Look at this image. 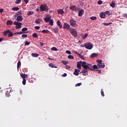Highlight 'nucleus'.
<instances>
[{
	"instance_id": "obj_1",
	"label": "nucleus",
	"mask_w": 127,
	"mask_h": 127,
	"mask_svg": "<svg viewBox=\"0 0 127 127\" xmlns=\"http://www.w3.org/2000/svg\"><path fill=\"white\" fill-rule=\"evenodd\" d=\"M86 64L87 63H86V62L85 61L81 62V66L82 67H83V68H84V69H85V70L89 69L90 71H94V69L93 68L90 67V66H88Z\"/></svg>"
},
{
	"instance_id": "obj_2",
	"label": "nucleus",
	"mask_w": 127,
	"mask_h": 127,
	"mask_svg": "<svg viewBox=\"0 0 127 127\" xmlns=\"http://www.w3.org/2000/svg\"><path fill=\"white\" fill-rule=\"evenodd\" d=\"M40 8L41 11H48V10H49V8L48 7V6H47V5H46V4L41 5V6H40Z\"/></svg>"
},
{
	"instance_id": "obj_3",
	"label": "nucleus",
	"mask_w": 127,
	"mask_h": 127,
	"mask_svg": "<svg viewBox=\"0 0 127 127\" xmlns=\"http://www.w3.org/2000/svg\"><path fill=\"white\" fill-rule=\"evenodd\" d=\"M69 32H70L71 35H73L74 37H77L78 36V34L77 33V30L75 28H71L69 30Z\"/></svg>"
},
{
	"instance_id": "obj_4",
	"label": "nucleus",
	"mask_w": 127,
	"mask_h": 127,
	"mask_svg": "<svg viewBox=\"0 0 127 127\" xmlns=\"http://www.w3.org/2000/svg\"><path fill=\"white\" fill-rule=\"evenodd\" d=\"M13 25H16L15 26V28L16 29H19L21 28V26L22 25V23L17 22V21H14L13 22Z\"/></svg>"
},
{
	"instance_id": "obj_5",
	"label": "nucleus",
	"mask_w": 127,
	"mask_h": 127,
	"mask_svg": "<svg viewBox=\"0 0 127 127\" xmlns=\"http://www.w3.org/2000/svg\"><path fill=\"white\" fill-rule=\"evenodd\" d=\"M84 47L86 49H88V50H91L92 48H93V44L91 43H85L84 44Z\"/></svg>"
},
{
	"instance_id": "obj_6",
	"label": "nucleus",
	"mask_w": 127,
	"mask_h": 127,
	"mask_svg": "<svg viewBox=\"0 0 127 127\" xmlns=\"http://www.w3.org/2000/svg\"><path fill=\"white\" fill-rule=\"evenodd\" d=\"M69 24L71 26H72V27H75V26L77 25V23H76V21L73 19H69Z\"/></svg>"
},
{
	"instance_id": "obj_7",
	"label": "nucleus",
	"mask_w": 127,
	"mask_h": 127,
	"mask_svg": "<svg viewBox=\"0 0 127 127\" xmlns=\"http://www.w3.org/2000/svg\"><path fill=\"white\" fill-rule=\"evenodd\" d=\"M70 9L71 10H72L73 11H75V12H77V11H79V7L74 5L70 6Z\"/></svg>"
},
{
	"instance_id": "obj_8",
	"label": "nucleus",
	"mask_w": 127,
	"mask_h": 127,
	"mask_svg": "<svg viewBox=\"0 0 127 127\" xmlns=\"http://www.w3.org/2000/svg\"><path fill=\"white\" fill-rule=\"evenodd\" d=\"M70 27V25L67 23H64L63 25L64 29H66V30L70 31V29H71Z\"/></svg>"
},
{
	"instance_id": "obj_9",
	"label": "nucleus",
	"mask_w": 127,
	"mask_h": 127,
	"mask_svg": "<svg viewBox=\"0 0 127 127\" xmlns=\"http://www.w3.org/2000/svg\"><path fill=\"white\" fill-rule=\"evenodd\" d=\"M16 19L18 22L22 21V20H23V17H22V16L19 15L17 17Z\"/></svg>"
},
{
	"instance_id": "obj_10",
	"label": "nucleus",
	"mask_w": 127,
	"mask_h": 127,
	"mask_svg": "<svg viewBox=\"0 0 127 127\" xmlns=\"http://www.w3.org/2000/svg\"><path fill=\"white\" fill-rule=\"evenodd\" d=\"M11 90L10 89V88L6 89L5 93V96H7V97H8L9 96V93H10Z\"/></svg>"
},
{
	"instance_id": "obj_11",
	"label": "nucleus",
	"mask_w": 127,
	"mask_h": 127,
	"mask_svg": "<svg viewBox=\"0 0 127 127\" xmlns=\"http://www.w3.org/2000/svg\"><path fill=\"white\" fill-rule=\"evenodd\" d=\"M82 61L78 62L77 63V67L78 69H81V66H82Z\"/></svg>"
},
{
	"instance_id": "obj_12",
	"label": "nucleus",
	"mask_w": 127,
	"mask_h": 127,
	"mask_svg": "<svg viewBox=\"0 0 127 127\" xmlns=\"http://www.w3.org/2000/svg\"><path fill=\"white\" fill-rule=\"evenodd\" d=\"M100 17L101 18H105L106 17V14L104 12H101L99 14Z\"/></svg>"
},
{
	"instance_id": "obj_13",
	"label": "nucleus",
	"mask_w": 127,
	"mask_h": 127,
	"mask_svg": "<svg viewBox=\"0 0 127 127\" xmlns=\"http://www.w3.org/2000/svg\"><path fill=\"white\" fill-rule=\"evenodd\" d=\"M97 66H98L99 68H101L102 69L105 68V64H104V63L97 64Z\"/></svg>"
},
{
	"instance_id": "obj_14",
	"label": "nucleus",
	"mask_w": 127,
	"mask_h": 127,
	"mask_svg": "<svg viewBox=\"0 0 127 127\" xmlns=\"http://www.w3.org/2000/svg\"><path fill=\"white\" fill-rule=\"evenodd\" d=\"M83 14H84V10L81 9L78 11V16H82Z\"/></svg>"
},
{
	"instance_id": "obj_15",
	"label": "nucleus",
	"mask_w": 127,
	"mask_h": 127,
	"mask_svg": "<svg viewBox=\"0 0 127 127\" xmlns=\"http://www.w3.org/2000/svg\"><path fill=\"white\" fill-rule=\"evenodd\" d=\"M57 12L59 14H64V11L62 9H58Z\"/></svg>"
},
{
	"instance_id": "obj_16",
	"label": "nucleus",
	"mask_w": 127,
	"mask_h": 127,
	"mask_svg": "<svg viewBox=\"0 0 127 127\" xmlns=\"http://www.w3.org/2000/svg\"><path fill=\"white\" fill-rule=\"evenodd\" d=\"M49 66L50 67H51V68H58V67L57 66H56V65L52 64V63H50L49 64Z\"/></svg>"
},
{
	"instance_id": "obj_17",
	"label": "nucleus",
	"mask_w": 127,
	"mask_h": 127,
	"mask_svg": "<svg viewBox=\"0 0 127 127\" xmlns=\"http://www.w3.org/2000/svg\"><path fill=\"white\" fill-rule=\"evenodd\" d=\"M53 31L54 33H58V31H59V28H58L57 27H54L53 28Z\"/></svg>"
},
{
	"instance_id": "obj_18",
	"label": "nucleus",
	"mask_w": 127,
	"mask_h": 127,
	"mask_svg": "<svg viewBox=\"0 0 127 127\" xmlns=\"http://www.w3.org/2000/svg\"><path fill=\"white\" fill-rule=\"evenodd\" d=\"M10 30H7L6 31H4V32H2L3 33V35L4 36H6V35H7V34L9 33V32H10Z\"/></svg>"
},
{
	"instance_id": "obj_19",
	"label": "nucleus",
	"mask_w": 127,
	"mask_h": 127,
	"mask_svg": "<svg viewBox=\"0 0 127 127\" xmlns=\"http://www.w3.org/2000/svg\"><path fill=\"white\" fill-rule=\"evenodd\" d=\"M20 76L22 78V79H25V78H27L28 77L27 74L25 73L21 74Z\"/></svg>"
},
{
	"instance_id": "obj_20",
	"label": "nucleus",
	"mask_w": 127,
	"mask_h": 127,
	"mask_svg": "<svg viewBox=\"0 0 127 127\" xmlns=\"http://www.w3.org/2000/svg\"><path fill=\"white\" fill-rule=\"evenodd\" d=\"M13 22L12 21L8 20L6 23L7 25H12Z\"/></svg>"
},
{
	"instance_id": "obj_21",
	"label": "nucleus",
	"mask_w": 127,
	"mask_h": 127,
	"mask_svg": "<svg viewBox=\"0 0 127 127\" xmlns=\"http://www.w3.org/2000/svg\"><path fill=\"white\" fill-rule=\"evenodd\" d=\"M57 25L60 28H62V24H61V22H60L59 20H58L57 22Z\"/></svg>"
},
{
	"instance_id": "obj_22",
	"label": "nucleus",
	"mask_w": 127,
	"mask_h": 127,
	"mask_svg": "<svg viewBox=\"0 0 127 127\" xmlns=\"http://www.w3.org/2000/svg\"><path fill=\"white\" fill-rule=\"evenodd\" d=\"M98 56V54L96 53H93L90 55V58H94L95 57H97Z\"/></svg>"
},
{
	"instance_id": "obj_23",
	"label": "nucleus",
	"mask_w": 127,
	"mask_h": 127,
	"mask_svg": "<svg viewBox=\"0 0 127 127\" xmlns=\"http://www.w3.org/2000/svg\"><path fill=\"white\" fill-rule=\"evenodd\" d=\"M73 75L75 76H78L79 75V72H78V69H75L74 72H73Z\"/></svg>"
},
{
	"instance_id": "obj_24",
	"label": "nucleus",
	"mask_w": 127,
	"mask_h": 127,
	"mask_svg": "<svg viewBox=\"0 0 127 127\" xmlns=\"http://www.w3.org/2000/svg\"><path fill=\"white\" fill-rule=\"evenodd\" d=\"M11 9L12 10H14V11H17L19 10V8L18 7H13Z\"/></svg>"
},
{
	"instance_id": "obj_25",
	"label": "nucleus",
	"mask_w": 127,
	"mask_h": 127,
	"mask_svg": "<svg viewBox=\"0 0 127 127\" xmlns=\"http://www.w3.org/2000/svg\"><path fill=\"white\" fill-rule=\"evenodd\" d=\"M110 6H111V7H113V8H114V7H116V3L114 1H113L112 3H110Z\"/></svg>"
},
{
	"instance_id": "obj_26",
	"label": "nucleus",
	"mask_w": 127,
	"mask_h": 127,
	"mask_svg": "<svg viewBox=\"0 0 127 127\" xmlns=\"http://www.w3.org/2000/svg\"><path fill=\"white\" fill-rule=\"evenodd\" d=\"M21 14H22V11L19 10L15 14V16H17L18 15H21Z\"/></svg>"
},
{
	"instance_id": "obj_27",
	"label": "nucleus",
	"mask_w": 127,
	"mask_h": 127,
	"mask_svg": "<svg viewBox=\"0 0 127 127\" xmlns=\"http://www.w3.org/2000/svg\"><path fill=\"white\" fill-rule=\"evenodd\" d=\"M31 56H32L33 57H38L39 56V54L37 53H35V54L32 53Z\"/></svg>"
},
{
	"instance_id": "obj_28",
	"label": "nucleus",
	"mask_w": 127,
	"mask_h": 127,
	"mask_svg": "<svg viewBox=\"0 0 127 127\" xmlns=\"http://www.w3.org/2000/svg\"><path fill=\"white\" fill-rule=\"evenodd\" d=\"M21 66V62L20 61H18L17 64V69H19V67Z\"/></svg>"
},
{
	"instance_id": "obj_29",
	"label": "nucleus",
	"mask_w": 127,
	"mask_h": 127,
	"mask_svg": "<svg viewBox=\"0 0 127 127\" xmlns=\"http://www.w3.org/2000/svg\"><path fill=\"white\" fill-rule=\"evenodd\" d=\"M50 20V17H46L44 18V21L46 22H49V21Z\"/></svg>"
},
{
	"instance_id": "obj_30",
	"label": "nucleus",
	"mask_w": 127,
	"mask_h": 127,
	"mask_svg": "<svg viewBox=\"0 0 127 127\" xmlns=\"http://www.w3.org/2000/svg\"><path fill=\"white\" fill-rule=\"evenodd\" d=\"M42 33H49V31L48 30H43L41 31Z\"/></svg>"
},
{
	"instance_id": "obj_31",
	"label": "nucleus",
	"mask_w": 127,
	"mask_h": 127,
	"mask_svg": "<svg viewBox=\"0 0 127 127\" xmlns=\"http://www.w3.org/2000/svg\"><path fill=\"white\" fill-rule=\"evenodd\" d=\"M49 21V24H50V25L52 26V25H53V22H54V21H53V19H50Z\"/></svg>"
},
{
	"instance_id": "obj_32",
	"label": "nucleus",
	"mask_w": 127,
	"mask_h": 127,
	"mask_svg": "<svg viewBox=\"0 0 127 127\" xmlns=\"http://www.w3.org/2000/svg\"><path fill=\"white\" fill-rule=\"evenodd\" d=\"M8 36L9 37H12V36H13V34L10 31V32L8 34Z\"/></svg>"
},
{
	"instance_id": "obj_33",
	"label": "nucleus",
	"mask_w": 127,
	"mask_h": 127,
	"mask_svg": "<svg viewBox=\"0 0 127 127\" xmlns=\"http://www.w3.org/2000/svg\"><path fill=\"white\" fill-rule=\"evenodd\" d=\"M41 20L40 19H37L35 20V23H37V24H39L40 23Z\"/></svg>"
},
{
	"instance_id": "obj_34",
	"label": "nucleus",
	"mask_w": 127,
	"mask_h": 127,
	"mask_svg": "<svg viewBox=\"0 0 127 127\" xmlns=\"http://www.w3.org/2000/svg\"><path fill=\"white\" fill-rule=\"evenodd\" d=\"M33 13H34V11H29L27 12V15H32V14H33Z\"/></svg>"
},
{
	"instance_id": "obj_35",
	"label": "nucleus",
	"mask_w": 127,
	"mask_h": 127,
	"mask_svg": "<svg viewBox=\"0 0 127 127\" xmlns=\"http://www.w3.org/2000/svg\"><path fill=\"white\" fill-rule=\"evenodd\" d=\"M28 28H26V27H24V28H23L22 29V32H25V31H27V30H28Z\"/></svg>"
},
{
	"instance_id": "obj_36",
	"label": "nucleus",
	"mask_w": 127,
	"mask_h": 127,
	"mask_svg": "<svg viewBox=\"0 0 127 127\" xmlns=\"http://www.w3.org/2000/svg\"><path fill=\"white\" fill-rule=\"evenodd\" d=\"M51 50L53 51H58V49L55 47H53L51 48Z\"/></svg>"
},
{
	"instance_id": "obj_37",
	"label": "nucleus",
	"mask_w": 127,
	"mask_h": 127,
	"mask_svg": "<svg viewBox=\"0 0 127 127\" xmlns=\"http://www.w3.org/2000/svg\"><path fill=\"white\" fill-rule=\"evenodd\" d=\"M81 73H83L84 74H88V70H86V69H83L81 71Z\"/></svg>"
},
{
	"instance_id": "obj_38",
	"label": "nucleus",
	"mask_w": 127,
	"mask_h": 127,
	"mask_svg": "<svg viewBox=\"0 0 127 127\" xmlns=\"http://www.w3.org/2000/svg\"><path fill=\"white\" fill-rule=\"evenodd\" d=\"M112 22L110 23H103L104 25H105L106 26H108V25H110V24H112Z\"/></svg>"
},
{
	"instance_id": "obj_39",
	"label": "nucleus",
	"mask_w": 127,
	"mask_h": 127,
	"mask_svg": "<svg viewBox=\"0 0 127 127\" xmlns=\"http://www.w3.org/2000/svg\"><path fill=\"white\" fill-rule=\"evenodd\" d=\"M92 67L93 68L92 69H99L98 66L96 64L93 65Z\"/></svg>"
},
{
	"instance_id": "obj_40",
	"label": "nucleus",
	"mask_w": 127,
	"mask_h": 127,
	"mask_svg": "<svg viewBox=\"0 0 127 127\" xmlns=\"http://www.w3.org/2000/svg\"><path fill=\"white\" fill-rule=\"evenodd\" d=\"M96 62L98 63V64H102V60H96Z\"/></svg>"
},
{
	"instance_id": "obj_41",
	"label": "nucleus",
	"mask_w": 127,
	"mask_h": 127,
	"mask_svg": "<svg viewBox=\"0 0 127 127\" xmlns=\"http://www.w3.org/2000/svg\"><path fill=\"white\" fill-rule=\"evenodd\" d=\"M20 2H21V0H16L15 1V3L16 4H19V3Z\"/></svg>"
},
{
	"instance_id": "obj_42",
	"label": "nucleus",
	"mask_w": 127,
	"mask_h": 127,
	"mask_svg": "<svg viewBox=\"0 0 127 127\" xmlns=\"http://www.w3.org/2000/svg\"><path fill=\"white\" fill-rule=\"evenodd\" d=\"M62 63H63V64H64V65H67V64H68V62L62 61Z\"/></svg>"
},
{
	"instance_id": "obj_43",
	"label": "nucleus",
	"mask_w": 127,
	"mask_h": 127,
	"mask_svg": "<svg viewBox=\"0 0 127 127\" xmlns=\"http://www.w3.org/2000/svg\"><path fill=\"white\" fill-rule=\"evenodd\" d=\"M90 19H91V20H96V19H97V17L96 16L91 17Z\"/></svg>"
},
{
	"instance_id": "obj_44",
	"label": "nucleus",
	"mask_w": 127,
	"mask_h": 127,
	"mask_svg": "<svg viewBox=\"0 0 127 127\" xmlns=\"http://www.w3.org/2000/svg\"><path fill=\"white\" fill-rule=\"evenodd\" d=\"M32 36L33 37H35V38H36V37H37L38 35H37V33H34L32 34Z\"/></svg>"
},
{
	"instance_id": "obj_45",
	"label": "nucleus",
	"mask_w": 127,
	"mask_h": 127,
	"mask_svg": "<svg viewBox=\"0 0 127 127\" xmlns=\"http://www.w3.org/2000/svg\"><path fill=\"white\" fill-rule=\"evenodd\" d=\"M68 59L73 60V59H74V57L73 56H72V55H69L68 56Z\"/></svg>"
},
{
	"instance_id": "obj_46",
	"label": "nucleus",
	"mask_w": 127,
	"mask_h": 127,
	"mask_svg": "<svg viewBox=\"0 0 127 127\" xmlns=\"http://www.w3.org/2000/svg\"><path fill=\"white\" fill-rule=\"evenodd\" d=\"M29 44H30V42L26 41L25 42V44H24V46H26V45H29Z\"/></svg>"
},
{
	"instance_id": "obj_47",
	"label": "nucleus",
	"mask_w": 127,
	"mask_h": 127,
	"mask_svg": "<svg viewBox=\"0 0 127 127\" xmlns=\"http://www.w3.org/2000/svg\"><path fill=\"white\" fill-rule=\"evenodd\" d=\"M22 84L23 85H25V84H26V79H25V78L23 79Z\"/></svg>"
},
{
	"instance_id": "obj_48",
	"label": "nucleus",
	"mask_w": 127,
	"mask_h": 127,
	"mask_svg": "<svg viewBox=\"0 0 127 127\" xmlns=\"http://www.w3.org/2000/svg\"><path fill=\"white\" fill-rule=\"evenodd\" d=\"M87 36H88V34H85L84 36L82 37V39H86V38H87Z\"/></svg>"
},
{
	"instance_id": "obj_49",
	"label": "nucleus",
	"mask_w": 127,
	"mask_h": 127,
	"mask_svg": "<svg viewBox=\"0 0 127 127\" xmlns=\"http://www.w3.org/2000/svg\"><path fill=\"white\" fill-rule=\"evenodd\" d=\"M101 96H103V97H105V94L104 93V91H103V89L101 90Z\"/></svg>"
},
{
	"instance_id": "obj_50",
	"label": "nucleus",
	"mask_w": 127,
	"mask_h": 127,
	"mask_svg": "<svg viewBox=\"0 0 127 127\" xmlns=\"http://www.w3.org/2000/svg\"><path fill=\"white\" fill-rule=\"evenodd\" d=\"M35 29H36L37 30H39L40 28V26H36L34 27Z\"/></svg>"
},
{
	"instance_id": "obj_51",
	"label": "nucleus",
	"mask_w": 127,
	"mask_h": 127,
	"mask_svg": "<svg viewBox=\"0 0 127 127\" xmlns=\"http://www.w3.org/2000/svg\"><path fill=\"white\" fill-rule=\"evenodd\" d=\"M80 58H81V59H85V58H84V56H83V55H81V54H80L78 56Z\"/></svg>"
},
{
	"instance_id": "obj_52",
	"label": "nucleus",
	"mask_w": 127,
	"mask_h": 127,
	"mask_svg": "<svg viewBox=\"0 0 127 127\" xmlns=\"http://www.w3.org/2000/svg\"><path fill=\"white\" fill-rule=\"evenodd\" d=\"M82 85V83H78L75 84V87H79Z\"/></svg>"
},
{
	"instance_id": "obj_53",
	"label": "nucleus",
	"mask_w": 127,
	"mask_h": 127,
	"mask_svg": "<svg viewBox=\"0 0 127 127\" xmlns=\"http://www.w3.org/2000/svg\"><path fill=\"white\" fill-rule=\"evenodd\" d=\"M22 37L23 38H26V37H27V34H23V35H22Z\"/></svg>"
},
{
	"instance_id": "obj_54",
	"label": "nucleus",
	"mask_w": 127,
	"mask_h": 127,
	"mask_svg": "<svg viewBox=\"0 0 127 127\" xmlns=\"http://www.w3.org/2000/svg\"><path fill=\"white\" fill-rule=\"evenodd\" d=\"M104 14H109V15H110V11H105V12H104Z\"/></svg>"
},
{
	"instance_id": "obj_55",
	"label": "nucleus",
	"mask_w": 127,
	"mask_h": 127,
	"mask_svg": "<svg viewBox=\"0 0 127 127\" xmlns=\"http://www.w3.org/2000/svg\"><path fill=\"white\" fill-rule=\"evenodd\" d=\"M23 33H26V32H16V34H23Z\"/></svg>"
},
{
	"instance_id": "obj_56",
	"label": "nucleus",
	"mask_w": 127,
	"mask_h": 127,
	"mask_svg": "<svg viewBox=\"0 0 127 127\" xmlns=\"http://www.w3.org/2000/svg\"><path fill=\"white\" fill-rule=\"evenodd\" d=\"M102 3H103V2L102 1V0H98V4H102Z\"/></svg>"
},
{
	"instance_id": "obj_57",
	"label": "nucleus",
	"mask_w": 127,
	"mask_h": 127,
	"mask_svg": "<svg viewBox=\"0 0 127 127\" xmlns=\"http://www.w3.org/2000/svg\"><path fill=\"white\" fill-rule=\"evenodd\" d=\"M65 53H67V54L71 55V52H70V51H66Z\"/></svg>"
},
{
	"instance_id": "obj_58",
	"label": "nucleus",
	"mask_w": 127,
	"mask_h": 127,
	"mask_svg": "<svg viewBox=\"0 0 127 127\" xmlns=\"http://www.w3.org/2000/svg\"><path fill=\"white\" fill-rule=\"evenodd\" d=\"M86 65H87V66H89V67H91V68H92V67H93V66L92 65V64H89V63H86Z\"/></svg>"
},
{
	"instance_id": "obj_59",
	"label": "nucleus",
	"mask_w": 127,
	"mask_h": 127,
	"mask_svg": "<svg viewBox=\"0 0 127 127\" xmlns=\"http://www.w3.org/2000/svg\"><path fill=\"white\" fill-rule=\"evenodd\" d=\"M73 53H75V54H76V55H78L79 56V55L80 54H79L76 51H73Z\"/></svg>"
},
{
	"instance_id": "obj_60",
	"label": "nucleus",
	"mask_w": 127,
	"mask_h": 127,
	"mask_svg": "<svg viewBox=\"0 0 127 127\" xmlns=\"http://www.w3.org/2000/svg\"><path fill=\"white\" fill-rule=\"evenodd\" d=\"M24 1L26 3V4H27V3H28V0H24Z\"/></svg>"
},
{
	"instance_id": "obj_61",
	"label": "nucleus",
	"mask_w": 127,
	"mask_h": 127,
	"mask_svg": "<svg viewBox=\"0 0 127 127\" xmlns=\"http://www.w3.org/2000/svg\"><path fill=\"white\" fill-rule=\"evenodd\" d=\"M96 71H98V73L100 74L101 73H102V71L100 69H98V70H96Z\"/></svg>"
},
{
	"instance_id": "obj_62",
	"label": "nucleus",
	"mask_w": 127,
	"mask_h": 127,
	"mask_svg": "<svg viewBox=\"0 0 127 127\" xmlns=\"http://www.w3.org/2000/svg\"><path fill=\"white\" fill-rule=\"evenodd\" d=\"M3 11V9L0 8V13H1Z\"/></svg>"
},
{
	"instance_id": "obj_63",
	"label": "nucleus",
	"mask_w": 127,
	"mask_h": 127,
	"mask_svg": "<svg viewBox=\"0 0 127 127\" xmlns=\"http://www.w3.org/2000/svg\"><path fill=\"white\" fill-rule=\"evenodd\" d=\"M63 77H66V76H67V74L66 73H64L63 75Z\"/></svg>"
},
{
	"instance_id": "obj_64",
	"label": "nucleus",
	"mask_w": 127,
	"mask_h": 127,
	"mask_svg": "<svg viewBox=\"0 0 127 127\" xmlns=\"http://www.w3.org/2000/svg\"><path fill=\"white\" fill-rule=\"evenodd\" d=\"M124 15L125 16H126V17L127 18V13H124Z\"/></svg>"
}]
</instances>
